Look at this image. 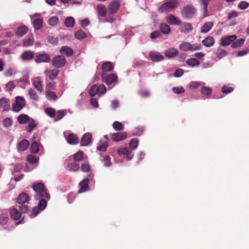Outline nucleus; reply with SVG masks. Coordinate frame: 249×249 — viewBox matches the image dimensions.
Listing matches in <instances>:
<instances>
[{
    "mask_svg": "<svg viewBox=\"0 0 249 249\" xmlns=\"http://www.w3.org/2000/svg\"><path fill=\"white\" fill-rule=\"evenodd\" d=\"M32 188L36 193L35 195L36 199H39L43 197L48 199L50 198V194L43 183L41 182L35 183L33 185Z\"/></svg>",
    "mask_w": 249,
    "mask_h": 249,
    "instance_id": "obj_1",
    "label": "nucleus"
},
{
    "mask_svg": "<svg viewBox=\"0 0 249 249\" xmlns=\"http://www.w3.org/2000/svg\"><path fill=\"white\" fill-rule=\"evenodd\" d=\"M178 0H167V1L163 3L158 9L160 13L168 12L171 10L174 9L178 5Z\"/></svg>",
    "mask_w": 249,
    "mask_h": 249,
    "instance_id": "obj_2",
    "label": "nucleus"
},
{
    "mask_svg": "<svg viewBox=\"0 0 249 249\" xmlns=\"http://www.w3.org/2000/svg\"><path fill=\"white\" fill-rule=\"evenodd\" d=\"M196 13V9L191 5H187L185 6L181 11L182 17L186 19L193 18Z\"/></svg>",
    "mask_w": 249,
    "mask_h": 249,
    "instance_id": "obj_3",
    "label": "nucleus"
},
{
    "mask_svg": "<svg viewBox=\"0 0 249 249\" xmlns=\"http://www.w3.org/2000/svg\"><path fill=\"white\" fill-rule=\"evenodd\" d=\"M66 63L65 58L62 55H57L54 57L52 61V65L56 68H60L64 66Z\"/></svg>",
    "mask_w": 249,
    "mask_h": 249,
    "instance_id": "obj_4",
    "label": "nucleus"
},
{
    "mask_svg": "<svg viewBox=\"0 0 249 249\" xmlns=\"http://www.w3.org/2000/svg\"><path fill=\"white\" fill-rule=\"evenodd\" d=\"M121 6V2L119 0H112L107 6L108 12L109 14H115Z\"/></svg>",
    "mask_w": 249,
    "mask_h": 249,
    "instance_id": "obj_5",
    "label": "nucleus"
},
{
    "mask_svg": "<svg viewBox=\"0 0 249 249\" xmlns=\"http://www.w3.org/2000/svg\"><path fill=\"white\" fill-rule=\"evenodd\" d=\"M51 60L50 55L47 53H41L36 56L35 62L38 64L41 63H48Z\"/></svg>",
    "mask_w": 249,
    "mask_h": 249,
    "instance_id": "obj_6",
    "label": "nucleus"
},
{
    "mask_svg": "<svg viewBox=\"0 0 249 249\" xmlns=\"http://www.w3.org/2000/svg\"><path fill=\"white\" fill-rule=\"evenodd\" d=\"M237 38L236 35L227 36L222 37L221 38L220 45L223 46H227L233 42Z\"/></svg>",
    "mask_w": 249,
    "mask_h": 249,
    "instance_id": "obj_7",
    "label": "nucleus"
},
{
    "mask_svg": "<svg viewBox=\"0 0 249 249\" xmlns=\"http://www.w3.org/2000/svg\"><path fill=\"white\" fill-rule=\"evenodd\" d=\"M166 21L170 25H175L180 26L181 25V21L175 16L170 14L165 18Z\"/></svg>",
    "mask_w": 249,
    "mask_h": 249,
    "instance_id": "obj_8",
    "label": "nucleus"
},
{
    "mask_svg": "<svg viewBox=\"0 0 249 249\" xmlns=\"http://www.w3.org/2000/svg\"><path fill=\"white\" fill-rule=\"evenodd\" d=\"M127 137V133L125 132H119L114 133L111 134V139L116 142L124 140Z\"/></svg>",
    "mask_w": 249,
    "mask_h": 249,
    "instance_id": "obj_9",
    "label": "nucleus"
},
{
    "mask_svg": "<svg viewBox=\"0 0 249 249\" xmlns=\"http://www.w3.org/2000/svg\"><path fill=\"white\" fill-rule=\"evenodd\" d=\"M102 78L103 80H105V82L108 85L115 82L117 80V76L116 75L113 73L109 74L107 76L103 73L102 74Z\"/></svg>",
    "mask_w": 249,
    "mask_h": 249,
    "instance_id": "obj_10",
    "label": "nucleus"
},
{
    "mask_svg": "<svg viewBox=\"0 0 249 249\" xmlns=\"http://www.w3.org/2000/svg\"><path fill=\"white\" fill-rule=\"evenodd\" d=\"M117 153L120 155H126L128 160L132 159L133 155H131V151L127 147L120 148L117 150Z\"/></svg>",
    "mask_w": 249,
    "mask_h": 249,
    "instance_id": "obj_11",
    "label": "nucleus"
},
{
    "mask_svg": "<svg viewBox=\"0 0 249 249\" xmlns=\"http://www.w3.org/2000/svg\"><path fill=\"white\" fill-rule=\"evenodd\" d=\"M92 140V135L90 133H85L82 137L80 144L81 146H88Z\"/></svg>",
    "mask_w": 249,
    "mask_h": 249,
    "instance_id": "obj_12",
    "label": "nucleus"
},
{
    "mask_svg": "<svg viewBox=\"0 0 249 249\" xmlns=\"http://www.w3.org/2000/svg\"><path fill=\"white\" fill-rule=\"evenodd\" d=\"M149 56L150 59L154 62L160 61L164 59V56L158 52H150Z\"/></svg>",
    "mask_w": 249,
    "mask_h": 249,
    "instance_id": "obj_13",
    "label": "nucleus"
},
{
    "mask_svg": "<svg viewBox=\"0 0 249 249\" xmlns=\"http://www.w3.org/2000/svg\"><path fill=\"white\" fill-rule=\"evenodd\" d=\"M89 182V179L88 178H86L79 183L80 189L78 190V193H83L89 190L88 184Z\"/></svg>",
    "mask_w": 249,
    "mask_h": 249,
    "instance_id": "obj_14",
    "label": "nucleus"
},
{
    "mask_svg": "<svg viewBox=\"0 0 249 249\" xmlns=\"http://www.w3.org/2000/svg\"><path fill=\"white\" fill-rule=\"evenodd\" d=\"M96 9L99 16L104 18L106 17L107 8L104 4L102 3L97 4L96 6Z\"/></svg>",
    "mask_w": 249,
    "mask_h": 249,
    "instance_id": "obj_15",
    "label": "nucleus"
},
{
    "mask_svg": "<svg viewBox=\"0 0 249 249\" xmlns=\"http://www.w3.org/2000/svg\"><path fill=\"white\" fill-rule=\"evenodd\" d=\"M34 57V53L31 51H24L21 55V58L23 61H30Z\"/></svg>",
    "mask_w": 249,
    "mask_h": 249,
    "instance_id": "obj_16",
    "label": "nucleus"
},
{
    "mask_svg": "<svg viewBox=\"0 0 249 249\" xmlns=\"http://www.w3.org/2000/svg\"><path fill=\"white\" fill-rule=\"evenodd\" d=\"M29 200V197L27 194L22 193L18 196L17 199V202L20 204H23L28 202Z\"/></svg>",
    "mask_w": 249,
    "mask_h": 249,
    "instance_id": "obj_17",
    "label": "nucleus"
},
{
    "mask_svg": "<svg viewBox=\"0 0 249 249\" xmlns=\"http://www.w3.org/2000/svg\"><path fill=\"white\" fill-rule=\"evenodd\" d=\"M33 85L38 91H43V85L39 77H36L33 80Z\"/></svg>",
    "mask_w": 249,
    "mask_h": 249,
    "instance_id": "obj_18",
    "label": "nucleus"
},
{
    "mask_svg": "<svg viewBox=\"0 0 249 249\" xmlns=\"http://www.w3.org/2000/svg\"><path fill=\"white\" fill-rule=\"evenodd\" d=\"M215 43V40L212 36H208L202 41V44L206 47L213 46Z\"/></svg>",
    "mask_w": 249,
    "mask_h": 249,
    "instance_id": "obj_19",
    "label": "nucleus"
},
{
    "mask_svg": "<svg viewBox=\"0 0 249 249\" xmlns=\"http://www.w3.org/2000/svg\"><path fill=\"white\" fill-rule=\"evenodd\" d=\"M60 52L61 54H66L67 56H71L73 54V50L67 46L62 47L60 50Z\"/></svg>",
    "mask_w": 249,
    "mask_h": 249,
    "instance_id": "obj_20",
    "label": "nucleus"
},
{
    "mask_svg": "<svg viewBox=\"0 0 249 249\" xmlns=\"http://www.w3.org/2000/svg\"><path fill=\"white\" fill-rule=\"evenodd\" d=\"M181 25L180 31L182 33L188 34L193 30L192 25L190 23L184 22L182 24H181Z\"/></svg>",
    "mask_w": 249,
    "mask_h": 249,
    "instance_id": "obj_21",
    "label": "nucleus"
},
{
    "mask_svg": "<svg viewBox=\"0 0 249 249\" xmlns=\"http://www.w3.org/2000/svg\"><path fill=\"white\" fill-rule=\"evenodd\" d=\"M29 146V142L27 140L23 139L18 144V150L20 151L26 150Z\"/></svg>",
    "mask_w": 249,
    "mask_h": 249,
    "instance_id": "obj_22",
    "label": "nucleus"
},
{
    "mask_svg": "<svg viewBox=\"0 0 249 249\" xmlns=\"http://www.w3.org/2000/svg\"><path fill=\"white\" fill-rule=\"evenodd\" d=\"M67 142L71 144H76L79 142V139L73 134H70L67 138Z\"/></svg>",
    "mask_w": 249,
    "mask_h": 249,
    "instance_id": "obj_23",
    "label": "nucleus"
},
{
    "mask_svg": "<svg viewBox=\"0 0 249 249\" xmlns=\"http://www.w3.org/2000/svg\"><path fill=\"white\" fill-rule=\"evenodd\" d=\"M114 66L112 63L107 61L104 63L102 66V69L104 71L109 72L113 70Z\"/></svg>",
    "mask_w": 249,
    "mask_h": 249,
    "instance_id": "obj_24",
    "label": "nucleus"
},
{
    "mask_svg": "<svg viewBox=\"0 0 249 249\" xmlns=\"http://www.w3.org/2000/svg\"><path fill=\"white\" fill-rule=\"evenodd\" d=\"M213 25V22L209 21L206 22L201 28L200 32L202 33H207L209 32Z\"/></svg>",
    "mask_w": 249,
    "mask_h": 249,
    "instance_id": "obj_25",
    "label": "nucleus"
},
{
    "mask_svg": "<svg viewBox=\"0 0 249 249\" xmlns=\"http://www.w3.org/2000/svg\"><path fill=\"white\" fill-rule=\"evenodd\" d=\"M178 53V51L174 48H171L166 51L165 53L166 57L170 58L175 57Z\"/></svg>",
    "mask_w": 249,
    "mask_h": 249,
    "instance_id": "obj_26",
    "label": "nucleus"
},
{
    "mask_svg": "<svg viewBox=\"0 0 249 249\" xmlns=\"http://www.w3.org/2000/svg\"><path fill=\"white\" fill-rule=\"evenodd\" d=\"M0 107L5 110H7L10 107V102L6 98L2 97L0 99Z\"/></svg>",
    "mask_w": 249,
    "mask_h": 249,
    "instance_id": "obj_27",
    "label": "nucleus"
},
{
    "mask_svg": "<svg viewBox=\"0 0 249 249\" xmlns=\"http://www.w3.org/2000/svg\"><path fill=\"white\" fill-rule=\"evenodd\" d=\"M10 214L12 219L14 220H18L19 219L21 216V213L16 208L11 209L10 210Z\"/></svg>",
    "mask_w": 249,
    "mask_h": 249,
    "instance_id": "obj_28",
    "label": "nucleus"
},
{
    "mask_svg": "<svg viewBox=\"0 0 249 249\" xmlns=\"http://www.w3.org/2000/svg\"><path fill=\"white\" fill-rule=\"evenodd\" d=\"M18 121L20 124H25L30 122V117L26 114H20L18 117Z\"/></svg>",
    "mask_w": 249,
    "mask_h": 249,
    "instance_id": "obj_29",
    "label": "nucleus"
},
{
    "mask_svg": "<svg viewBox=\"0 0 249 249\" xmlns=\"http://www.w3.org/2000/svg\"><path fill=\"white\" fill-rule=\"evenodd\" d=\"M200 92L202 95L206 96L207 98H208L209 96L212 93V89L209 87L203 86L200 90Z\"/></svg>",
    "mask_w": 249,
    "mask_h": 249,
    "instance_id": "obj_30",
    "label": "nucleus"
},
{
    "mask_svg": "<svg viewBox=\"0 0 249 249\" xmlns=\"http://www.w3.org/2000/svg\"><path fill=\"white\" fill-rule=\"evenodd\" d=\"M49 199H48L47 198H45V197L40 198L38 204V209L40 210H43L45 209L47 204V201Z\"/></svg>",
    "mask_w": 249,
    "mask_h": 249,
    "instance_id": "obj_31",
    "label": "nucleus"
},
{
    "mask_svg": "<svg viewBox=\"0 0 249 249\" xmlns=\"http://www.w3.org/2000/svg\"><path fill=\"white\" fill-rule=\"evenodd\" d=\"M28 32V29L25 26L19 27L17 28L16 34L18 36H22Z\"/></svg>",
    "mask_w": 249,
    "mask_h": 249,
    "instance_id": "obj_32",
    "label": "nucleus"
},
{
    "mask_svg": "<svg viewBox=\"0 0 249 249\" xmlns=\"http://www.w3.org/2000/svg\"><path fill=\"white\" fill-rule=\"evenodd\" d=\"M160 28L161 33L164 35H167L170 33V28L166 23H161Z\"/></svg>",
    "mask_w": 249,
    "mask_h": 249,
    "instance_id": "obj_33",
    "label": "nucleus"
},
{
    "mask_svg": "<svg viewBox=\"0 0 249 249\" xmlns=\"http://www.w3.org/2000/svg\"><path fill=\"white\" fill-rule=\"evenodd\" d=\"M35 29L38 30L40 29L43 26V20L41 18H35L33 22Z\"/></svg>",
    "mask_w": 249,
    "mask_h": 249,
    "instance_id": "obj_34",
    "label": "nucleus"
},
{
    "mask_svg": "<svg viewBox=\"0 0 249 249\" xmlns=\"http://www.w3.org/2000/svg\"><path fill=\"white\" fill-rule=\"evenodd\" d=\"M45 92L46 97L49 100L55 101L57 100V97L55 92L46 90Z\"/></svg>",
    "mask_w": 249,
    "mask_h": 249,
    "instance_id": "obj_35",
    "label": "nucleus"
},
{
    "mask_svg": "<svg viewBox=\"0 0 249 249\" xmlns=\"http://www.w3.org/2000/svg\"><path fill=\"white\" fill-rule=\"evenodd\" d=\"M79 168V164L76 162L69 163L67 166V169L70 171H76Z\"/></svg>",
    "mask_w": 249,
    "mask_h": 249,
    "instance_id": "obj_36",
    "label": "nucleus"
},
{
    "mask_svg": "<svg viewBox=\"0 0 249 249\" xmlns=\"http://www.w3.org/2000/svg\"><path fill=\"white\" fill-rule=\"evenodd\" d=\"M28 95L31 99L35 101H37L39 100V96L34 89H29Z\"/></svg>",
    "mask_w": 249,
    "mask_h": 249,
    "instance_id": "obj_37",
    "label": "nucleus"
},
{
    "mask_svg": "<svg viewBox=\"0 0 249 249\" xmlns=\"http://www.w3.org/2000/svg\"><path fill=\"white\" fill-rule=\"evenodd\" d=\"M29 124L26 127L25 130L29 133H31L34 128L36 126V124L33 119L30 121Z\"/></svg>",
    "mask_w": 249,
    "mask_h": 249,
    "instance_id": "obj_38",
    "label": "nucleus"
},
{
    "mask_svg": "<svg viewBox=\"0 0 249 249\" xmlns=\"http://www.w3.org/2000/svg\"><path fill=\"white\" fill-rule=\"evenodd\" d=\"M192 47V44H191L189 42H185L181 43L179 46V49L184 52H187L188 51H191V47Z\"/></svg>",
    "mask_w": 249,
    "mask_h": 249,
    "instance_id": "obj_39",
    "label": "nucleus"
},
{
    "mask_svg": "<svg viewBox=\"0 0 249 249\" xmlns=\"http://www.w3.org/2000/svg\"><path fill=\"white\" fill-rule=\"evenodd\" d=\"M245 42V39L244 38H240L233 42L231 44V47L232 48H237L241 46Z\"/></svg>",
    "mask_w": 249,
    "mask_h": 249,
    "instance_id": "obj_40",
    "label": "nucleus"
},
{
    "mask_svg": "<svg viewBox=\"0 0 249 249\" xmlns=\"http://www.w3.org/2000/svg\"><path fill=\"white\" fill-rule=\"evenodd\" d=\"M74 24V19L71 17L67 18L65 20V24L68 27H72Z\"/></svg>",
    "mask_w": 249,
    "mask_h": 249,
    "instance_id": "obj_41",
    "label": "nucleus"
},
{
    "mask_svg": "<svg viewBox=\"0 0 249 249\" xmlns=\"http://www.w3.org/2000/svg\"><path fill=\"white\" fill-rule=\"evenodd\" d=\"M186 63L192 67L198 66L199 65L200 62L196 58H192L188 59L186 61Z\"/></svg>",
    "mask_w": 249,
    "mask_h": 249,
    "instance_id": "obj_42",
    "label": "nucleus"
},
{
    "mask_svg": "<svg viewBox=\"0 0 249 249\" xmlns=\"http://www.w3.org/2000/svg\"><path fill=\"white\" fill-rule=\"evenodd\" d=\"M45 112L51 118H54L56 113L55 110L51 107H47L45 109Z\"/></svg>",
    "mask_w": 249,
    "mask_h": 249,
    "instance_id": "obj_43",
    "label": "nucleus"
},
{
    "mask_svg": "<svg viewBox=\"0 0 249 249\" xmlns=\"http://www.w3.org/2000/svg\"><path fill=\"white\" fill-rule=\"evenodd\" d=\"M84 158L83 152L79 151L73 155V159L75 161H80Z\"/></svg>",
    "mask_w": 249,
    "mask_h": 249,
    "instance_id": "obj_44",
    "label": "nucleus"
},
{
    "mask_svg": "<svg viewBox=\"0 0 249 249\" xmlns=\"http://www.w3.org/2000/svg\"><path fill=\"white\" fill-rule=\"evenodd\" d=\"M75 37L78 39H82L87 37V35L82 30H78L75 34Z\"/></svg>",
    "mask_w": 249,
    "mask_h": 249,
    "instance_id": "obj_45",
    "label": "nucleus"
},
{
    "mask_svg": "<svg viewBox=\"0 0 249 249\" xmlns=\"http://www.w3.org/2000/svg\"><path fill=\"white\" fill-rule=\"evenodd\" d=\"M113 128L116 131H121L124 130V126L122 124L119 122L115 121L112 124Z\"/></svg>",
    "mask_w": 249,
    "mask_h": 249,
    "instance_id": "obj_46",
    "label": "nucleus"
},
{
    "mask_svg": "<svg viewBox=\"0 0 249 249\" xmlns=\"http://www.w3.org/2000/svg\"><path fill=\"white\" fill-rule=\"evenodd\" d=\"M99 91L98 90L97 86L96 85H92L89 91V94L90 96L93 97L96 95V94L98 93Z\"/></svg>",
    "mask_w": 249,
    "mask_h": 249,
    "instance_id": "obj_47",
    "label": "nucleus"
},
{
    "mask_svg": "<svg viewBox=\"0 0 249 249\" xmlns=\"http://www.w3.org/2000/svg\"><path fill=\"white\" fill-rule=\"evenodd\" d=\"M59 71L57 69H53L50 71L49 75V78L51 80H54L58 75Z\"/></svg>",
    "mask_w": 249,
    "mask_h": 249,
    "instance_id": "obj_48",
    "label": "nucleus"
},
{
    "mask_svg": "<svg viewBox=\"0 0 249 249\" xmlns=\"http://www.w3.org/2000/svg\"><path fill=\"white\" fill-rule=\"evenodd\" d=\"M139 140L137 138L132 139L129 142V146L132 149H135L138 145Z\"/></svg>",
    "mask_w": 249,
    "mask_h": 249,
    "instance_id": "obj_49",
    "label": "nucleus"
},
{
    "mask_svg": "<svg viewBox=\"0 0 249 249\" xmlns=\"http://www.w3.org/2000/svg\"><path fill=\"white\" fill-rule=\"evenodd\" d=\"M217 57L219 59H221L227 54V52L223 49H218L216 53Z\"/></svg>",
    "mask_w": 249,
    "mask_h": 249,
    "instance_id": "obj_50",
    "label": "nucleus"
},
{
    "mask_svg": "<svg viewBox=\"0 0 249 249\" xmlns=\"http://www.w3.org/2000/svg\"><path fill=\"white\" fill-rule=\"evenodd\" d=\"M48 24L51 26H55L58 22V18L56 16L51 17L48 20Z\"/></svg>",
    "mask_w": 249,
    "mask_h": 249,
    "instance_id": "obj_51",
    "label": "nucleus"
},
{
    "mask_svg": "<svg viewBox=\"0 0 249 249\" xmlns=\"http://www.w3.org/2000/svg\"><path fill=\"white\" fill-rule=\"evenodd\" d=\"M31 151L33 153H36L39 150L38 144L36 142H34L31 145Z\"/></svg>",
    "mask_w": 249,
    "mask_h": 249,
    "instance_id": "obj_52",
    "label": "nucleus"
},
{
    "mask_svg": "<svg viewBox=\"0 0 249 249\" xmlns=\"http://www.w3.org/2000/svg\"><path fill=\"white\" fill-rule=\"evenodd\" d=\"M103 161L104 162V165L107 167H109L111 165L110 161V157L108 155L103 156Z\"/></svg>",
    "mask_w": 249,
    "mask_h": 249,
    "instance_id": "obj_53",
    "label": "nucleus"
},
{
    "mask_svg": "<svg viewBox=\"0 0 249 249\" xmlns=\"http://www.w3.org/2000/svg\"><path fill=\"white\" fill-rule=\"evenodd\" d=\"M108 146V143L107 142H105L99 144L97 146V150L101 151H105Z\"/></svg>",
    "mask_w": 249,
    "mask_h": 249,
    "instance_id": "obj_54",
    "label": "nucleus"
},
{
    "mask_svg": "<svg viewBox=\"0 0 249 249\" xmlns=\"http://www.w3.org/2000/svg\"><path fill=\"white\" fill-rule=\"evenodd\" d=\"M81 168L83 172H88L90 171V166L89 163L86 162L82 164Z\"/></svg>",
    "mask_w": 249,
    "mask_h": 249,
    "instance_id": "obj_55",
    "label": "nucleus"
},
{
    "mask_svg": "<svg viewBox=\"0 0 249 249\" xmlns=\"http://www.w3.org/2000/svg\"><path fill=\"white\" fill-rule=\"evenodd\" d=\"M15 103H17L18 104H19L23 107H24L25 105V101L24 99L20 96H18L16 97Z\"/></svg>",
    "mask_w": 249,
    "mask_h": 249,
    "instance_id": "obj_56",
    "label": "nucleus"
},
{
    "mask_svg": "<svg viewBox=\"0 0 249 249\" xmlns=\"http://www.w3.org/2000/svg\"><path fill=\"white\" fill-rule=\"evenodd\" d=\"M174 92L177 94H181L184 92L185 90L182 87H175L172 88Z\"/></svg>",
    "mask_w": 249,
    "mask_h": 249,
    "instance_id": "obj_57",
    "label": "nucleus"
},
{
    "mask_svg": "<svg viewBox=\"0 0 249 249\" xmlns=\"http://www.w3.org/2000/svg\"><path fill=\"white\" fill-rule=\"evenodd\" d=\"M13 124V120L10 118H6L3 121V125L5 127H9L12 125Z\"/></svg>",
    "mask_w": 249,
    "mask_h": 249,
    "instance_id": "obj_58",
    "label": "nucleus"
},
{
    "mask_svg": "<svg viewBox=\"0 0 249 249\" xmlns=\"http://www.w3.org/2000/svg\"><path fill=\"white\" fill-rule=\"evenodd\" d=\"M233 88L231 87L224 86L222 88V92L225 94H228L233 90Z\"/></svg>",
    "mask_w": 249,
    "mask_h": 249,
    "instance_id": "obj_59",
    "label": "nucleus"
},
{
    "mask_svg": "<svg viewBox=\"0 0 249 249\" xmlns=\"http://www.w3.org/2000/svg\"><path fill=\"white\" fill-rule=\"evenodd\" d=\"M33 44V39L31 37H28L23 42V46L24 47L30 46Z\"/></svg>",
    "mask_w": 249,
    "mask_h": 249,
    "instance_id": "obj_60",
    "label": "nucleus"
},
{
    "mask_svg": "<svg viewBox=\"0 0 249 249\" xmlns=\"http://www.w3.org/2000/svg\"><path fill=\"white\" fill-rule=\"evenodd\" d=\"M23 107L20 105L19 104H18L17 103H15L13 105H12V110L14 111H15V112H18L19 111H20Z\"/></svg>",
    "mask_w": 249,
    "mask_h": 249,
    "instance_id": "obj_61",
    "label": "nucleus"
},
{
    "mask_svg": "<svg viewBox=\"0 0 249 249\" xmlns=\"http://www.w3.org/2000/svg\"><path fill=\"white\" fill-rule=\"evenodd\" d=\"M249 6V3L245 1H242L238 4V7L241 9H246Z\"/></svg>",
    "mask_w": 249,
    "mask_h": 249,
    "instance_id": "obj_62",
    "label": "nucleus"
},
{
    "mask_svg": "<svg viewBox=\"0 0 249 249\" xmlns=\"http://www.w3.org/2000/svg\"><path fill=\"white\" fill-rule=\"evenodd\" d=\"M201 86V83L198 82H192L190 83L189 87L191 89H197Z\"/></svg>",
    "mask_w": 249,
    "mask_h": 249,
    "instance_id": "obj_63",
    "label": "nucleus"
},
{
    "mask_svg": "<svg viewBox=\"0 0 249 249\" xmlns=\"http://www.w3.org/2000/svg\"><path fill=\"white\" fill-rule=\"evenodd\" d=\"M27 160H28V161L32 164L36 163L37 160L36 157H35L34 156L32 155H28L27 158Z\"/></svg>",
    "mask_w": 249,
    "mask_h": 249,
    "instance_id": "obj_64",
    "label": "nucleus"
}]
</instances>
